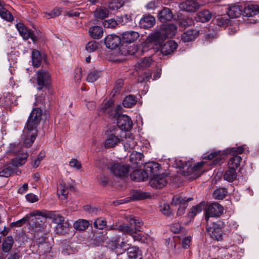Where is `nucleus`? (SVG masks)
Listing matches in <instances>:
<instances>
[{"label":"nucleus","mask_w":259,"mask_h":259,"mask_svg":"<svg viewBox=\"0 0 259 259\" xmlns=\"http://www.w3.org/2000/svg\"><path fill=\"white\" fill-rule=\"evenodd\" d=\"M31 61L32 66L34 68H38L43 60L46 61V55L42 54L39 51L36 49H31Z\"/></svg>","instance_id":"f3484780"},{"label":"nucleus","mask_w":259,"mask_h":259,"mask_svg":"<svg viewBox=\"0 0 259 259\" xmlns=\"http://www.w3.org/2000/svg\"><path fill=\"white\" fill-rule=\"evenodd\" d=\"M109 10L104 7H101L97 8L94 11V16L95 17L102 20L108 17L109 15Z\"/></svg>","instance_id":"a18cd8bd"},{"label":"nucleus","mask_w":259,"mask_h":259,"mask_svg":"<svg viewBox=\"0 0 259 259\" xmlns=\"http://www.w3.org/2000/svg\"><path fill=\"white\" fill-rule=\"evenodd\" d=\"M224 153V152H223V150L214 151L211 152L207 155H205V154H203V155L201 156V158L203 160H208L214 159L209 164L210 165H221L222 163H224L226 159L225 155H223Z\"/></svg>","instance_id":"9b49d317"},{"label":"nucleus","mask_w":259,"mask_h":259,"mask_svg":"<svg viewBox=\"0 0 259 259\" xmlns=\"http://www.w3.org/2000/svg\"><path fill=\"white\" fill-rule=\"evenodd\" d=\"M127 221L129 222L131 225H134V231H138L139 232H141V231L138 228V227H140L143 225V222L141 220L137 217H130L127 218Z\"/></svg>","instance_id":"5fc2aeb1"},{"label":"nucleus","mask_w":259,"mask_h":259,"mask_svg":"<svg viewBox=\"0 0 259 259\" xmlns=\"http://www.w3.org/2000/svg\"><path fill=\"white\" fill-rule=\"evenodd\" d=\"M232 157L228 161V166L235 169H237L240 165V162L242 160V157L239 155H232Z\"/></svg>","instance_id":"de8ad7c7"},{"label":"nucleus","mask_w":259,"mask_h":259,"mask_svg":"<svg viewBox=\"0 0 259 259\" xmlns=\"http://www.w3.org/2000/svg\"><path fill=\"white\" fill-rule=\"evenodd\" d=\"M107 222L105 220L98 218L95 220L93 225L95 229L102 230L106 227Z\"/></svg>","instance_id":"052dcab7"},{"label":"nucleus","mask_w":259,"mask_h":259,"mask_svg":"<svg viewBox=\"0 0 259 259\" xmlns=\"http://www.w3.org/2000/svg\"><path fill=\"white\" fill-rule=\"evenodd\" d=\"M47 214V219H51L53 223L61 225L64 221V218L55 211H49Z\"/></svg>","instance_id":"c9c22d12"},{"label":"nucleus","mask_w":259,"mask_h":259,"mask_svg":"<svg viewBox=\"0 0 259 259\" xmlns=\"http://www.w3.org/2000/svg\"><path fill=\"white\" fill-rule=\"evenodd\" d=\"M96 41H90L85 45V50L89 53L95 51L98 48Z\"/></svg>","instance_id":"69168bd1"},{"label":"nucleus","mask_w":259,"mask_h":259,"mask_svg":"<svg viewBox=\"0 0 259 259\" xmlns=\"http://www.w3.org/2000/svg\"><path fill=\"white\" fill-rule=\"evenodd\" d=\"M14 173V168L8 163L4 166V168L0 171V177L9 178Z\"/></svg>","instance_id":"3c124183"},{"label":"nucleus","mask_w":259,"mask_h":259,"mask_svg":"<svg viewBox=\"0 0 259 259\" xmlns=\"http://www.w3.org/2000/svg\"><path fill=\"white\" fill-rule=\"evenodd\" d=\"M157 16L160 22L165 23L171 21L174 15L171 9L163 7L161 10L158 12Z\"/></svg>","instance_id":"4be33fe9"},{"label":"nucleus","mask_w":259,"mask_h":259,"mask_svg":"<svg viewBox=\"0 0 259 259\" xmlns=\"http://www.w3.org/2000/svg\"><path fill=\"white\" fill-rule=\"evenodd\" d=\"M205 163V161H201L192 166V162L190 161L176 159L174 166L180 169L182 175L189 177L190 180H195L202 175L201 168Z\"/></svg>","instance_id":"f257e3e1"},{"label":"nucleus","mask_w":259,"mask_h":259,"mask_svg":"<svg viewBox=\"0 0 259 259\" xmlns=\"http://www.w3.org/2000/svg\"><path fill=\"white\" fill-rule=\"evenodd\" d=\"M15 26L24 40L29 38L30 33L32 31L31 29L27 27L23 23H18Z\"/></svg>","instance_id":"72a5a7b5"},{"label":"nucleus","mask_w":259,"mask_h":259,"mask_svg":"<svg viewBox=\"0 0 259 259\" xmlns=\"http://www.w3.org/2000/svg\"><path fill=\"white\" fill-rule=\"evenodd\" d=\"M144 171L145 174L148 175V179L153 177L155 174L159 172L161 166L159 163L155 161H150L145 163Z\"/></svg>","instance_id":"a211bd4d"},{"label":"nucleus","mask_w":259,"mask_h":259,"mask_svg":"<svg viewBox=\"0 0 259 259\" xmlns=\"http://www.w3.org/2000/svg\"><path fill=\"white\" fill-rule=\"evenodd\" d=\"M165 34L162 33L161 30L156 31L149 34L148 39L149 42L155 46V49H158L159 46L162 45L166 39Z\"/></svg>","instance_id":"4468645a"},{"label":"nucleus","mask_w":259,"mask_h":259,"mask_svg":"<svg viewBox=\"0 0 259 259\" xmlns=\"http://www.w3.org/2000/svg\"><path fill=\"white\" fill-rule=\"evenodd\" d=\"M212 13L208 10L204 9L196 13L195 19L197 22L205 23L209 21L212 17Z\"/></svg>","instance_id":"c85d7f7f"},{"label":"nucleus","mask_w":259,"mask_h":259,"mask_svg":"<svg viewBox=\"0 0 259 259\" xmlns=\"http://www.w3.org/2000/svg\"><path fill=\"white\" fill-rule=\"evenodd\" d=\"M136 97L134 95L126 96L122 101V105L125 108H132L137 103Z\"/></svg>","instance_id":"c03bdc74"},{"label":"nucleus","mask_w":259,"mask_h":259,"mask_svg":"<svg viewBox=\"0 0 259 259\" xmlns=\"http://www.w3.org/2000/svg\"><path fill=\"white\" fill-rule=\"evenodd\" d=\"M155 23V18L151 15H144L139 21L141 28L148 29L153 26Z\"/></svg>","instance_id":"aec40b11"},{"label":"nucleus","mask_w":259,"mask_h":259,"mask_svg":"<svg viewBox=\"0 0 259 259\" xmlns=\"http://www.w3.org/2000/svg\"><path fill=\"white\" fill-rule=\"evenodd\" d=\"M58 190L60 193L59 195L61 196L62 199H66L68 194V188L66 186L65 184H63V185L60 184Z\"/></svg>","instance_id":"0e129e2a"},{"label":"nucleus","mask_w":259,"mask_h":259,"mask_svg":"<svg viewBox=\"0 0 259 259\" xmlns=\"http://www.w3.org/2000/svg\"><path fill=\"white\" fill-rule=\"evenodd\" d=\"M237 176L236 169L229 166L223 175L224 179L229 182H233L236 180Z\"/></svg>","instance_id":"58836bf2"},{"label":"nucleus","mask_w":259,"mask_h":259,"mask_svg":"<svg viewBox=\"0 0 259 259\" xmlns=\"http://www.w3.org/2000/svg\"><path fill=\"white\" fill-rule=\"evenodd\" d=\"M130 177L132 181L136 182L145 181L148 179V175L145 174L144 169H135L131 174Z\"/></svg>","instance_id":"7c9ffc66"},{"label":"nucleus","mask_w":259,"mask_h":259,"mask_svg":"<svg viewBox=\"0 0 259 259\" xmlns=\"http://www.w3.org/2000/svg\"><path fill=\"white\" fill-rule=\"evenodd\" d=\"M125 250L126 251L128 259H142L143 254L138 246H131Z\"/></svg>","instance_id":"5701e85b"},{"label":"nucleus","mask_w":259,"mask_h":259,"mask_svg":"<svg viewBox=\"0 0 259 259\" xmlns=\"http://www.w3.org/2000/svg\"><path fill=\"white\" fill-rule=\"evenodd\" d=\"M0 16L2 19L8 22H12L14 20L12 13L4 7L0 8Z\"/></svg>","instance_id":"8fccbe9b"},{"label":"nucleus","mask_w":259,"mask_h":259,"mask_svg":"<svg viewBox=\"0 0 259 259\" xmlns=\"http://www.w3.org/2000/svg\"><path fill=\"white\" fill-rule=\"evenodd\" d=\"M133 238L134 241H138L141 243H147L149 235L147 234L143 233L138 231H134L131 235Z\"/></svg>","instance_id":"4c0bfd02"},{"label":"nucleus","mask_w":259,"mask_h":259,"mask_svg":"<svg viewBox=\"0 0 259 259\" xmlns=\"http://www.w3.org/2000/svg\"><path fill=\"white\" fill-rule=\"evenodd\" d=\"M244 151V148L243 145H241L237 147H230L223 150L224 152L223 155H225L226 158L228 155H238L239 154H242Z\"/></svg>","instance_id":"f704fd0d"},{"label":"nucleus","mask_w":259,"mask_h":259,"mask_svg":"<svg viewBox=\"0 0 259 259\" xmlns=\"http://www.w3.org/2000/svg\"><path fill=\"white\" fill-rule=\"evenodd\" d=\"M29 229L32 233L44 231V224L39 218L35 217L29 222Z\"/></svg>","instance_id":"b1692460"},{"label":"nucleus","mask_w":259,"mask_h":259,"mask_svg":"<svg viewBox=\"0 0 259 259\" xmlns=\"http://www.w3.org/2000/svg\"><path fill=\"white\" fill-rule=\"evenodd\" d=\"M114 119L117 120V126L123 131H130L133 127V123L131 118L126 114L119 113L114 114Z\"/></svg>","instance_id":"6e6552de"},{"label":"nucleus","mask_w":259,"mask_h":259,"mask_svg":"<svg viewBox=\"0 0 259 259\" xmlns=\"http://www.w3.org/2000/svg\"><path fill=\"white\" fill-rule=\"evenodd\" d=\"M30 220L29 215L26 214L23 218L10 224L11 227H20L25 224L27 222H28Z\"/></svg>","instance_id":"4d7b16f0"},{"label":"nucleus","mask_w":259,"mask_h":259,"mask_svg":"<svg viewBox=\"0 0 259 259\" xmlns=\"http://www.w3.org/2000/svg\"><path fill=\"white\" fill-rule=\"evenodd\" d=\"M96 166L101 169H103L107 166V159L104 157H99L96 160Z\"/></svg>","instance_id":"680f3d73"},{"label":"nucleus","mask_w":259,"mask_h":259,"mask_svg":"<svg viewBox=\"0 0 259 259\" xmlns=\"http://www.w3.org/2000/svg\"><path fill=\"white\" fill-rule=\"evenodd\" d=\"M49 210H45L44 211H41V210H33L31 212H30L29 214H27L28 215H29V217L30 218V217H39V216H41V217H44V218L45 219H47V214L48 212H49Z\"/></svg>","instance_id":"338daca9"},{"label":"nucleus","mask_w":259,"mask_h":259,"mask_svg":"<svg viewBox=\"0 0 259 259\" xmlns=\"http://www.w3.org/2000/svg\"><path fill=\"white\" fill-rule=\"evenodd\" d=\"M90 225L89 222L84 219H79L73 224L74 229L78 231H84Z\"/></svg>","instance_id":"49530a36"},{"label":"nucleus","mask_w":259,"mask_h":259,"mask_svg":"<svg viewBox=\"0 0 259 259\" xmlns=\"http://www.w3.org/2000/svg\"><path fill=\"white\" fill-rule=\"evenodd\" d=\"M161 31L162 33L165 34L166 38L172 37L176 33L177 27L175 25L171 23H165L161 26Z\"/></svg>","instance_id":"a878e982"},{"label":"nucleus","mask_w":259,"mask_h":259,"mask_svg":"<svg viewBox=\"0 0 259 259\" xmlns=\"http://www.w3.org/2000/svg\"><path fill=\"white\" fill-rule=\"evenodd\" d=\"M89 35L94 39H99L103 35V29L102 27L95 25L90 27Z\"/></svg>","instance_id":"2f4dec72"},{"label":"nucleus","mask_w":259,"mask_h":259,"mask_svg":"<svg viewBox=\"0 0 259 259\" xmlns=\"http://www.w3.org/2000/svg\"><path fill=\"white\" fill-rule=\"evenodd\" d=\"M117 227V228H116V230L122 232L124 234H128L131 235L134 230L131 227L129 226L128 224L125 223H121L118 225Z\"/></svg>","instance_id":"603ef678"},{"label":"nucleus","mask_w":259,"mask_h":259,"mask_svg":"<svg viewBox=\"0 0 259 259\" xmlns=\"http://www.w3.org/2000/svg\"><path fill=\"white\" fill-rule=\"evenodd\" d=\"M98 111V114L100 116L107 115L109 117L112 118L114 113L113 100L110 98L105 103L102 104Z\"/></svg>","instance_id":"ddd939ff"},{"label":"nucleus","mask_w":259,"mask_h":259,"mask_svg":"<svg viewBox=\"0 0 259 259\" xmlns=\"http://www.w3.org/2000/svg\"><path fill=\"white\" fill-rule=\"evenodd\" d=\"M199 35V31L196 29H189L184 32L181 36V40L184 42L194 40Z\"/></svg>","instance_id":"cd10ccee"},{"label":"nucleus","mask_w":259,"mask_h":259,"mask_svg":"<svg viewBox=\"0 0 259 259\" xmlns=\"http://www.w3.org/2000/svg\"><path fill=\"white\" fill-rule=\"evenodd\" d=\"M199 7V4L195 0H185L180 4V8L186 12H195Z\"/></svg>","instance_id":"bb28decb"},{"label":"nucleus","mask_w":259,"mask_h":259,"mask_svg":"<svg viewBox=\"0 0 259 259\" xmlns=\"http://www.w3.org/2000/svg\"><path fill=\"white\" fill-rule=\"evenodd\" d=\"M144 155L143 153L138 152H133L130 156V161L133 164H136L137 166L140 167L141 165L143 164L142 161Z\"/></svg>","instance_id":"e433bc0d"},{"label":"nucleus","mask_w":259,"mask_h":259,"mask_svg":"<svg viewBox=\"0 0 259 259\" xmlns=\"http://www.w3.org/2000/svg\"><path fill=\"white\" fill-rule=\"evenodd\" d=\"M193 23V19L188 17L179 19V26L182 28H185L187 27L191 26Z\"/></svg>","instance_id":"bf43d9fd"},{"label":"nucleus","mask_w":259,"mask_h":259,"mask_svg":"<svg viewBox=\"0 0 259 259\" xmlns=\"http://www.w3.org/2000/svg\"><path fill=\"white\" fill-rule=\"evenodd\" d=\"M227 194V189L224 187H219L213 191L212 196L216 200H222L226 197Z\"/></svg>","instance_id":"37998d69"},{"label":"nucleus","mask_w":259,"mask_h":259,"mask_svg":"<svg viewBox=\"0 0 259 259\" xmlns=\"http://www.w3.org/2000/svg\"><path fill=\"white\" fill-rule=\"evenodd\" d=\"M178 47V45L175 41L168 40L160 45L158 50L160 51L162 55L166 56L172 54Z\"/></svg>","instance_id":"dca6fc26"},{"label":"nucleus","mask_w":259,"mask_h":259,"mask_svg":"<svg viewBox=\"0 0 259 259\" xmlns=\"http://www.w3.org/2000/svg\"><path fill=\"white\" fill-rule=\"evenodd\" d=\"M227 14L230 18H238L241 15H243L242 6L238 4L232 5L228 8Z\"/></svg>","instance_id":"393cba45"},{"label":"nucleus","mask_w":259,"mask_h":259,"mask_svg":"<svg viewBox=\"0 0 259 259\" xmlns=\"http://www.w3.org/2000/svg\"><path fill=\"white\" fill-rule=\"evenodd\" d=\"M96 180L98 184L103 187H106L110 184V178L103 173L98 175Z\"/></svg>","instance_id":"79ce46f5"},{"label":"nucleus","mask_w":259,"mask_h":259,"mask_svg":"<svg viewBox=\"0 0 259 259\" xmlns=\"http://www.w3.org/2000/svg\"><path fill=\"white\" fill-rule=\"evenodd\" d=\"M243 16L250 17L259 14V6L256 4H249L242 7Z\"/></svg>","instance_id":"6ab92c4d"},{"label":"nucleus","mask_w":259,"mask_h":259,"mask_svg":"<svg viewBox=\"0 0 259 259\" xmlns=\"http://www.w3.org/2000/svg\"><path fill=\"white\" fill-rule=\"evenodd\" d=\"M120 34H110L107 35L104 39V44L106 47L110 50H114L116 48L118 49V52L119 54L127 56L134 55L135 47L132 48V50H125L122 46V43Z\"/></svg>","instance_id":"f03ea898"},{"label":"nucleus","mask_w":259,"mask_h":259,"mask_svg":"<svg viewBox=\"0 0 259 259\" xmlns=\"http://www.w3.org/2000/svg\"><path fill=\"white\" fill-rule=\"evenodd\" d=\"M101 75V71L95 70L88 74L87 78V81L89 82H94L100 77Z\"/></svg>","instance_id":"864d4df0"},{"label":"nucleus","mask_w":259,"mask_h":259,"mask_svg":"<svg viewBox=\"0 0 259 259\" xmlns=\"http://www.w3.org/2000/svg\"><path fill=\"white\" fill-rule=\"evenodd\" d=\"M205 206L206 203L204 201H201L196 205L193 206L187 214V217L190 220V221H193L197 214L200 213L204 210Z\"/></svg>","instance_id":"412c9836"},{"label":"nucleus","mask_w":259,"mask_h":259,"mask_svg":"<svg viewBox=\"0 0 259 259\" xmlns=\"http://www.w3.org/2000/svg\"><path fill=\"white\" fill-rule=\"evenodd\" d=\"M33 234V239L37 244L38 247H42L45 243H47V237L45 235L44 231L36 233H32Z\"/></svg>","instance_id":"a19ab883"},{"label":"nucleus","mask_w":259,"mask_h":259,"mask_svg":"<svg viewBox=\"0 0 259 259\" xmlns=\"http://www.w3.org/2000/svg\"><path fill=\"white\" fill-rule=\"evenodd\" d=\"M224 222L219 220L213 224L212 227L207 228L206 230L213 239L218 241H222L223 239L222 229L224 227Z\"/></svg>","instance_id":"9d476101"},{"label":"nucleus","mask_w":259,"mask_h":259,"mask_svg":"<svg viewBox=\"0 0 259 259\" xmlns=\"http://www.w3.org/2000/svg\"><path fill=\"white\" fill-rule=\"evenodd\" d=\"M223 206L218 202L209 204L205 210V219L208 221L210 217H219L224 212Z\"/></svg>","instance_id":"1a4fd4ad"},{"label":"nucleus","mask_w":259,"mask_h":259,"mask_svg":"<svg viewBox=\"0 0 259 259\" xmlns=\"http://www.w3.org/2000/svg\"><path fill=\"white\" fill-rule=\"evenodd\" d=\"M36 134H32L30 137L26 138L24 141V145L26 148L31 147L36 139Z\"/></svg>","instance_id":"774afa93"},{"label":"nucleus","mask_w":259,"mask_h":259,"mask_svg":"<svg viewBox=\"0 0 259 259\" xmlns=\"http://www.w3.org/2000/svg\"><path fill=\"white\" fill-rule=\"evenodd\" d=\"M46 153L45 151L41 150L38 154L37 158L35 159L31 163V165L34 168H37L40 164L41 161L46 156Z\"/></svg>","instance_id":"13d9d810"},{"label":"nucleus","mask_w":259,"mask_h":259,"mask_svg":"<svg viewBox=\"0 0 259 259\" xmlns=\"http://www.w3.org/2000/svg\"><path fill=\"white\" fill-rule=\"evenodd\" d=\"M107 246L111 250L122 249L125 244V241L120 235H116L107 242Z\"/></svg>","instance_id":"2eb2a0df"},{"label":"nucleus","mask_w":259,"mask_h":259,"mask_svg":"<svg viewBox=\"0 0 259 259\" xmlns=\"http://www.w3.org/2000/svg\"><path fill=\"white\" fill-rule=\"evenodd\" d=\"M120 142V139L113 134L107 136L105 142V147L110 148L114 147L117 143Z\"/></svg>","instance_id":"ea45409f"},{"label":"nucleus","mask_w":259,"mask_h":259,"mask_svg":"<svg viewBox=\"0 0 259 259\" xmlns=\"http://www.w3.org/2000/svg\"><path fill=\"white\" fill-rule=\"evenodd\" d=\"M152 62L153 60L151 57H145L141 59L138 62L139 68L143 70L145 68L149 67L151 65Z\"/></svg>","instance_id":"6e6d98bb"},{"label":"nucleus","mask_w":259,"mask_h":259,"mask_svg":"<svg viewBox=\"0 0 259 259\" xmlns=\"http://www.w3.org/2000/svg\"><path fill=\"white\" fill-rule=\"evenodd\" d=\"M14 240L11 235L5 237L2 244V250L5 253H8L12 249Z\"/></svg>","instance_id":"473e14b6"},{"label":"nucleus","mask_w":259,"mask_h":259,"mask_svg":"<svg viewBox=\"0 0 259 259\" xmlns=\"http://www.w3.org/2000/svg\"><path fill=\"white\" fill-rule=\"evenodd\" d=\"M117 20L114 19H110L106 20L102 22V24L105 28H113L116 26L118 24Z\"/></svg>","instance_id":"e2e57ef3"},{"label":"nucleus","mask_w":259,"mask_h":259,"mask_svg":"<svg viewBox=\"0 0 259 259\" xmlns=\"http://www.w3.org/2000/svg\"><path fill=\"white\" fill-rule=\"evenodd\" d=\"M214 24L219 26L226 27L228 26L229 20L227 18H225L222 15L216 16L212 20Z\"/></svg>","instance_id":"09e8293b"},{"label":"nucleus","mask_w":259,"mask_h":259,"mask_svg":"<svg viewBox=\"0 0 259 259\" xmlns=\"http://www.w3.org/2000/svg\"><path fill=\"white\" fill-rule=\"evenodd\" d=\"M193 197L186 198L180 195H175L173 196L170 205L172 206H179L177 212V216H181L185 213V210L188 205V202L193 200Z\"/></svg>","instance_id":"0eeeda50"},{"label":"nucleus","mask_w":259,"mask_h":259,"mask_svg":"<svg viewBox=\"0 0 259 259\" xmlns=\"http://www.w3.org/2000/svg\"><path fill=\"white\" fill-rule=\"evenodd\" d=\"M167 176L168 174L166 172L155 174L149 178L150 186L156 189L162 188L167 183L166 180Z\"/></svg>","instance_id":"f8f14e48"},{"label":"nucleus","mask_w":259,"mask_h":259,"mask_svg":"<svg viewBox=\"0 0 259 259\" xmlns=\"http://www.w3.org/2000/svg\"><path fill=\"white\" fill-rule=\"evenodd\" d=\"M42 110L39 107H35L33 109L26 121L25 126L28 131L35 130L37 131V128L39 125L42 119Z\"/></svg>","instance_id":"39448f33"},{"label":"nucleus","mask_w":259,"mask_h":259,"mask_svg":"<svg viewBox=\"0 0 259 259\" xmlns=\"http://www.w3.org/2000/svg\"><path fill=\"white\" fill-rule=\"evenodd\" d=\"M117 34H120L122 43V46L125 50H132V48L135 47V51H134V55L137 52L139 47L138 45H136L134 43L139 38V33L135 31L130 30L122 32H118Z\"/></svg>","instance_id":"7ed1b4c3"},{"label":"nucleus","mask_w":259,"mask_h":259,"mask_svg":"<svg viewBox=\"0 0 259 259\" xmlns=\"http://www.w3.org/2000/svg\"><path fill=\"white\" fill-rule=\"evenodd\" d=\"M131 166L121 162H110L108 168L114 176L121 179L127 178Z\"/></svg>","instance_id":"423d86ee"},{"label":"nucleus","mask_w":259,"mask_h":259,"mask_svg":"<svg viewBox=\"0 0 259 259\" xmlns=\"http://www.w3.org/2000/svg\"><path fill=\"white\" fill-rule=\"evenodd\" d=\"M37 90L41 91L43 88L50 90L51 85L52 77L50 72L46 69H40L36 72Z\"/></svg>","instance_id":"20e7f679"},{"label":"nucleus","mask_w":259,"mask_h":259,"mask_svg":"<svg viewBox=\"0 0 259 259\" xmlns=\"http://www.w3.org/2000/svg\"><path fill=\"white\" fill-rule=\"evenodd\" d=\"M150 197L149 193L143 192L141 190H133L131 196L128 198L131 201H139L144 200Z\"/></svg>","instance_id":"c756f323"}]
</instances>
